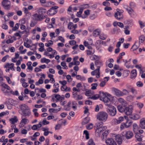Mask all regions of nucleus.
<instances>
[{
	"instance_id": "a211bd4d",
	"label": "nucleus",
	"mask_w": 145,
	"mask_h": 145,
	"mask_svg": "<svg viewBox=\"0 0 145 145\" xmlns=\"http://www.w3.org/2000/svg\"><path fill=\"white\" fill-rule=\"evenodd\" d=\"M95 65L97 67L98 66H101L103 65V62L102 61L99 59V58H98L96 60L95 62Z\"/></svg>"
},
{
	"instance_id": "774afa93",
	"label": "nucleus",
	"mask_w": 145,
	"mask_h": 145,
	"mask_svg": "<svg viewBox=\"0 0 145 145\" xmlns=\"http://www.w3.org/2000/svg\"><path fill=\"white\" fill-rule=\"evenodd\" d=\"M49 123V122L47 121L46 118H44L42 121V123L44 125L48 124Z\"/></svg>"
},
{
	"instance_id": "cd10ccee",
	"label": "nucleus",
	"mask_w": 145,
	"mask_h": 145,
	"mask_svg": "<svg viewBox=\"0 0 145 145\" xmlns=\"http://www.w3.org/2000/svg\"><path fill=\"white\" fill-rule=\"evenodd\" d=\"M18 120L16 116H15L14 118H12L9 119V121H10L11 123L14 124L17 122Z\"/></svg>"
},
{
	"instance_id": "20e7f679",
	"label": "nucleus",
	"mask_w": 145,
	"mask_h": 145,
	"mask_svg": "<svg viewBox=\"0 0 145 145\" xmlns=\"http://www.w3.org/2000/svg\"><path fill=\"white\" fill-rule=\"evenodd\" d=\"M32 16L33 19L35 21H40L44 18L43 15L37 13L32 15Z\"/></svg>"
},
{
	"instance_id": "72a5a7b5",
	"label": "nucleus",
	"mask_w": 145,
	"mask_h": 145,
	"mask_svg": "<svg viewBox=\"0 0 145 145\" xmlns=\"http://www.w3.org/2000/svg\"><path fill=\"white\" fill-rule=\"evenodd\" d=\"M138 129V126L137 124L136 123H134L133 124V130L134 132H136L137 131Z\"/></svg>"
},
{
	"instance_id": "0eeeda50",
	"label": "nucleus",
	"mask_w": 145,
	"mask_h": 145,
	"mask_svg": "<svg viewBox=\"0 0 145 145\" xmlns=\"http://www.w3.org/2000/svg\"><path fill=\"white\" fill-rule=\"evenodd\" d=\"M133 136V132L130 131H126L123 135L128 140L131 138Z\"/></svg>"
},
{
	"instance_id": "423d86ee",
	"label": "nucleus",
	"mask_w": 145,
	"mask_h": 145,
	"mask_svg": "<svg viewBox=\"0 0 145 145\" xmlns=\"http://www.w3.org/2000/svg\"><path fill=\"white\" fill-rule=\"evenodd\" d=\"M133 110V107L132 106H129L128 107H126L124 112L127 115H131Z\"/></svg>"
},
{
	"instance_id": "6ab92c4d",
	"label": "nucleus",
	"mask_w": 145,
	"mask_h": 145,
	"mask_svg": "<svg viewBox=\"0 0 145 145\" xmlns=\"http://www.w3.org/2000/svg\"><path fill=\"white\" fill-rule=\"evenodd\" d=\"M137 75V72L136 69L132 70L131 72V78L132 79H134Z\"/></svg>"
},
{
	"instance_id": "3c124183",
	"label": "nucleus",
	"mask_w": 145,
	"mask_h": 145,
	"mask_svg": "<svg viewBox=\"0 0 145 145\" xmlns=\"http://www.w3.org/2000/svg\"><path fill=\"white\" fill-rule=\"evenodd\" d=\"M82 99L83 96L82 95H77L76 97L74 99H75L76 101H78L79 100H81Z\"/></svg>"
},
{
	"instance_id": "5701e85b",
	"label": "nucleus",
	"mask_w": 145,
	"mask_h": 145,
	"mask_svg": "<svg viewBox=\"0 0 145 145\" xmlns=\"http://www.w3.org/2000/svg\"><path fill=\"white\" fill-rule=\"evenodd\" d=\"M123 118L122 117H120L118 118V119H115L114 121L115 123L118 124L120 123L123 120Z\"/></svg>"
},
{
	"instance_id": "bb28decb",
	"label": "nucleus",
	"mask_w": 145,
	"mask_h": 145,
	"mask_svg": "<svg viewBox=\"0 0 145 145\" xmlns=\"http://www.w3.org/2000/svg\"><path fill=\"white\" fill-rule=\"evenodd\" d=\"M100 31L98 29H97L94 31L93 32V36L95 37H97V35H99L100 33Z\"/></svg>"
},
{
	"instance_id": "0e129e2a",
	"label": "nucleus",
	"mask_w": 145,
	"mask_h": 145,
	"mask_svg": "<svg viewBox=\"0 0 145 145\" xmlns=\"http://www.w3.org/2000/svg\"><path fill=\"white\" fill-rule=\"evenodd\" d=\"M123 95H126L129 93V90L123 89Z\"/></svg>"
},
{
	"instance_id": "6e6d98bb",
	"label": "nucleus",
	"mask_w": 145,
	"mask_h": 145,
	"mask_svg": "<svg viewBox=\"0 0 145 145\" xmlns=\"http://www.w3.org/2000/svg\"><path fill=\"white\" fill-rule=\"evenodd\" d=\"M52 22V23H51V24H50L49 25H51V27H50V28H51L52 27H53V25H52V24H54L55 23V18H52L51 19Z\"/></svg>"
},
{
	"instance_id": "7c9ffc66",
	"label": "nucleus",
	"mask_w": 145,
	"mask_h": 145,
	"mask_svg": "<svg viewBox=\"0 0 145 145\" xmlns=\"http://www.w3.org/2000/svg\"><path fill=\"white\" fill-rule=\"evenodd\" d=\"M140 126L142 129H145V120L140 121Z\"/></svg>"
},
{
	"instance_id": "8fccbe9b",
	"label": "nucleus",
	"mask_w": 145,
	"mask_h": 145,
	"mask_svg": "<svg viewBox=\"0 0 145 145\" xmlns=\"http://www.w3.org/2000/svg\"><path fill=\"white\" fill-rule=\"evenodd\" d=\"M1 90L5 95H6L9 93V92L6 90V89L3 87H2L1 88Z\"/></svg>"
},
{
	"instance_id": "de8ad7c7",
	"label": "nucleus",
	"mask_w": 145,
	"mask_h": 145,
	"mask_svg": "<svg viewBox=\"0 0 145 145\" xmlns=\"http://www.w3.org/2000/svg\"><path fill=\"white\" fill-rule=\"evenodd\" d=\"M89 120L88 118H85L84 120L82 123L83 124L85 125V124H86V123H88L89 122Z\"/></svg>"
},
{
	"instance_id": "473e14b6",
	"label": "nucleus",
	"mask_w": 145,
	"mask_h": 145,
	"mask_svg": "<svg viewBox=\"0 0 145 145\" xmlns=\"http://www.w3.org/2000/svg\"><path fill=\"white\" fill-rule=\"evenodd\" d=\"M118 101L121 103L122 104L121 105H125L126 101L122 98H119L118 99Z\"/></svg>"
},
{
	"instance_id": "b1692460",
	"label": "nucleus",
	"mask_w": 145,
	"mask_h": 145,
	"mask_svg": "<svg viewBox=\"0 0 145 145\" xmlns=\"http://www.w3.org/2000/svg\"><path fill=\"white\" fill-rule=\"evenodd\" d=\"M61 108H59L58 109H54L53 108H50L49 110L48 111L50 113H52V112L56 113L60 111L61 110Z\"/></svg>"
},
{
	"instance_id": "9b49d317",
	"label": "nucleus",
	"mask_w": 145,
	"mask_h": 145,
	"mask_svg": "<svg viewBox=\"0 0 145 145\" xmlns=\"http://www.w3.org/2000/svg\"><path fill=\"white\" fill-rule=\"evenodd\" d=\"M21 115H22V118L25 116H29L31 114L29 108H27L26 110H24L22 112Z\"/></svg>"
},
{
	"instance_id": "c9c22d12",
	"label": "nucleus",
	"mask_w": 145,
	"mask_h": 145,
	"mask_svg": "<svg viewBox=\"0 0 145 145\" xmlns=\"http://www.w3.org/2000/svg\"><path fill=\"white\" fill-rule=\"evenodd\" d=\"M71 103L72 105V108L74 110H76L77 109V107L76 106V105L77 104L76 102L74 101H72Z\"/></svg>"
},
{
	"instance_id": "2eb2a0df",
	"label": "nucleus",
	"mask_w": 145,
	"mask_h": 145,
	"mask_svg": "<svg viewBox=\"0 0 145 145\" xmlns=\"http://www.w3.org/2000/svg\"><path fill=\"white\" fill-rule=\"evenodd\" d=\"M119 111L120 112H124L126 108L125 105H119L117 107Z\"/></svg>"
},
{
	"instance_id": "864d4df0",
	"label": "nucleus",
	"mask_w": 145,
	"mask_h": 145,
	"mask_svg": "<svg viewBox=\"0 0 145 145\" xmlns=\"http://www.w3.org/2000/svg\"><path fill=\"white\" fill-rule=\"evenodd\" d=\"M127 24L129 26H132L133 24V21L132 20H130L127 21Z\"/></svg>"
},
{
	"instance_id": "a878e982",
	"label": "nucleus",
	"mask_w": 145,
	"mask_h": 145,
	"mask_svg": "<svg viewBox=\"0 0 145 145\" xmlns=\"http://www.w3.org/2000/svg\"><path fill=\"white\" fill-rule=\"evenodd\" d=\"M103 125V123L102 122H98L96 123L94 127L96 129L98 128H99L102 127Z\"/></svg>"
},
{
	"instance_id": "aec40b11",
	"label": "nucleus",
	"mask_w": 145,
	"mask_h": 145,
	"mask_svg": "<svg viewBox=\"0 0 145 145\" xmlns=\"http://www.w3.org/2000/svg\"><path fill=\"white\" fill-rule=\"evenodd\" d=\"M106 93H104L103 91H100L99 92V97H100V99L102 101L103 99L107 95V94H108Z\"/></svg>"
},
{
	"instance_id": "ddd939ff",
	"label": "nucleus",
	"mask_w": 145,
	"mask_h": 145,
	"mask_svg": "<svg viewBox=\"0 0 145 145\" xmlns=\"http://www.w3.org/2000/svg\"><path fill=\"white\" fill-rule=\"evenodd\" d=\"M116 95L118 97H120L123 96V92L116 88H114L113 89Z\"/></svg>"
},
{
	"instance_id": "f257e3e1",
	"label": "nucleus",
	"mask_w": 145,
	"mask_h": 145,
	"mask_svg": "<svg viewBox=\"0 0 145 145\" xmlns=\"http://www.w3.org/2000/svg\"><path fill=\"white\" fill-rule=\"evenodd\" d=\"M108 117L107 114L105 112L102 111L99 112L97 115V119L100 121H105Z\"/></svg>"
},
{
	"instance_id": "f704fd0d",
	"label": "nucleus",
	"mask_w": 145,
	"mask_h": 145,
	"mask_svg": "<svg viewBox=\"0 0 145 145\" xmlns=\"http://www.w3.org/2000/svg\"><path fill=\"white\" fill-rule=\"evenodd\" d=\"M106 128V127L105 126H103L99 128H98L97 129V131H100V132H102L104 130H105Z\"/></svg>"
},
{
	"instance_id": "09e8293b",
	"label": "nucleus",
	"mask_w": 145,
	"mask_h": 145,
	"mask_svg": "<svg viewBox=\"0 0 145 145\" xmlns=\"http://www.w3.org/2000/svg\"><path fill=\"white\" fill-rule=\"evenodd\" d=\"M136 85L138 87H142L143 86V83L140 81L137 82L136 83Z\"/></svg>"
},
{
	"instance_id": "dca6fc26",
	"label": "nucleus",
	"mask_w": 145,
	"mask_h": 145,
	"mask_svg": "<svg viewBox=\"0 0 145 145\" xmlns=\"http://www.w3.org/2000/svg\"><path fill=\"white\" fill-rule=\"evenodd\" d=\"M57 12V11L56 10H54L51 8L50 9L47 11V13L48 15L50 16L54 15Z\"/></svg>"
},
{
	"instance_id": "37998d69",
	"label": "nucleus",
	"mask_w": 145,
	"mask_h": 145,
	"mask_svg": "<svg viewBox=\"0 0 145 145\" xmlns=\"http://www.w3.org/2000/svg\"><path fill=\"white\" fill-rule=\"evenodd\" d=\"M97 83H93L91 84V89L93 90H94L96 89L97 87Z\"/></svg>"
},
{
	"instance_id": "49530a36",
	"label": "nucleus",
	"mask_w": 145,
	"mask_h": 145,
	"mask_svg": "<svg viewBox=\"0 0 145 145\" xmlns=\"http://www.w3.org/2000/svg\"><path fill=\"white\" fill-rule=\"evenodd\" d=\"M126 9L128 11L129 13L131 14L132 12H133V10L130 8V7H127L126 8Z\"/></svg>"
},
{
	"instance_id": "39448f33",
	"label": "nucleus",
	"mask_w": 145,
	"mask_h": 145,
	"mask_svg": "<svg viewBox=\"0 0 145 145\" xmlns=\"http://www.w3.org/2000/svg\"><path fill=\"white\" fill-rule=\"evenodd\" d=\"M10 2L8 0L3 1L2 2V5L6 10H9L10 7Z\"/></svg>"
},
{
	"instance_id": "a18cd8bd",
	"label": "nucleus",
	"mask_w": 145,
	"mask_h": 145,
	"mask_svg": "<svg viewBox=\"0 0 145 145\" xmlns=\"http://www.w3.org/2000/svg\"><path fill=\"white\" fill-rule=\"evenodd\" d=\"M127 123L128 122H126L125 124L124 123H122L120 126L121 129V130L123 129L125 126L127 128Z\"/></svg>"
},
{
	"instance_id": "c03bdc74",
	"label": "nucleus",
	"mask_w": 145,
	"mask_h": 145,
	"mask_svg": "<svg viewBox=\"0 0 145 145\" xmlns=\"http://www.w3.org/2000/svg\"><path fill=\"white\" fill-rule=\"evenodd\" d=\"M43 82V80L41 79H39L38 81L37 82H35V85L37 86L39 85V84H42Z\"/></svg>"
},
{
	"instance_id": "e433bc0d",
	"label": "nucleus",
	"mask_w": 145,
	"mask_h": 145,
	"mask_svg": "<svg viewBox=\"0 0 145 145\" xmlns=\"http://www.w3.org/2000/svg\"><path fill=\"white\" fill-rule=\"evenodd\" d=\"M136 43V42H135V44L132 46L131 48V49L133 48V51L136 50L138 48L139 46V44L138 45H137L135 44Z\"/></svg>"
},
{
	"instance_id": "ea45409f",
	"label": "nucleus",
	"mask_w": 145,
	"mask_h": 145,
	"mask_svg": "<svg viewBox=\"0 0 145 145\" xmlns=\"http://www.w3.org/2000/svg\"><path fill=\"white\" fill-rule=\"evenodd\" d=\"M8 47V46L7 45H5L3 46H2V48L6 52H9L10 50L9 48H8L7 49H6L5 48H6Z\"/></svg>"
},
{
	"instance_id": "603ef678",
	"label": "nucleus",
	"mask_w": 145,
	"mask_h": 145,
	"mask_svg": "<svg viewBox=\"0 0 145 145\" xmlns=\"http://www.w3.org/2000/svg\"><path fill=\"white\" fill-rule=\"evenodd\" d=\"M88 145H95V143L93 142L92 139H90L88 142Z\"/></svg>"
},
{
	"instance_id": "bf43d9fd",
	"label": "nucleus",
	"mask_w": 145,
	"mask_h": 145,
	"mask_svg": "<svg viewBox=\"0 0 145 145\" xmlns=\"http://www.w3.org/2000/svg\"><path fill=\"white\" fill-rule=\"evenodd\" d=\"M19 27V24L18 23H16L14 27H13L12 28V30L14 31H15L18 29Z\"/></svg>"
},
{
	"instance_id": "2f4dec72",
	"label": "nucleus",
	"mask_w": 145,
	"mask_h": 145,
	"mask_svg": "<svg viewBox=\"0 0 145 145\" xmlns=\"http://www.w3.org/2000/svg\"><path fill=\"white\" fill-rule=\"evenodd\" d=\"M50 61V60L48 59H46L44 57L41 59V63H48Z\"/></svg>"
},
{
	"instance_id": "4468645a",
	"label": "nucleus",
	"mask_w": 145,
	"mask_h": 145,
	"mask_svg": "<svg viewBox=\"0 0 145 145\" xmlns=\"http://www.w3.org/2000/svg\"><path fill=\"white\" fill-rule=\"evenodd\" d=\"M115 140L119 145H120L122 143V139L121 137L119 135H116L115 136Z\"/></svg>"
},
{
	"instance_id": "338daca9",
	"label": "nucleus",
	"mask_w": 145,
	"mask_h": 145,
	"mask_svg": "<svg viewBox=\"0 0 145 145\" xmlns=\"http://www.w3.org/2000/svg\"><path fill=\"white\" fill-rule=\"evenodd\" d=\"M67 88V87L66 86H61V89L63 91H66Z\"/></svg>"
},
{
	"instance_id": "680f3d73",
	"label": "nucleus",
	"mask_w": 145,
	"mask_h": 145,
	"mask_svg": "<svg viewBox=\"0 0 145 145\" xmlns=\"http://www.w3.org/2000/svg\"><path fill=\"white\" fill-rule=\"evenodd\" d=\"M54 95H55V97L56 99V100L57 101H59L60 100V98H61V96L59 94H54Z\"/></svg>"
},
{
	"instance_id": "412c9836",
	"label": "nucleus",
	"mask_w": 145,
	"mask_h": 145,
	"mask_svg": "<svg viewBox=\"0 0 145 145\" xmlns=\"http://www.w3.org/2000/svg\"><path fill=\"white\" fill-rule=\"evenodd\" d=\"M135 138L137 141L140 142L142 140V138L143 136L142 135H141L140 134L137 133L135 135Z\"/></svg>"
},
{
	"instance_id": "6e6552de",
	"label": "nucleus",
	"mask_w": 145,
	"mask_h": 145,
	"mask_svg": "<svg viewBox=\"0 0 145 145\" xmlns=\"http://www.w3.org/2000/svg\"><path fill=\"white\" fill-rule=\"evenodd\" d=\"M106 143L108 145H117L114 140L112 138H108L106 140Z\"/></svg>"
},
{
	"instance_id": "79ce46f5",
	"label": "nucleus",
	"mask_w": 145,
	"mask_h": 145,
	"mask_svg": "<svg viewBox=\"0 0 145 145\" xmlns=\"http://www.w3.org/2000/svg\"><path fill=\"white\" fill-rule=\"evenodd\" d=\"M99 97V95L97 94L93 95V96H92L91 97H89L88 98H90L94 100H96Z\"/></svg>"
},
{
	"instance_id": "052dcab7",
	"label": "nucleus",
	"mask_w": 145,
	"mask_h": 145,
	"mask_svg": "<svg viewBox=\"0 0 145 145\" xmlns=\"http://www.w3.org/2000/svg\"><path fill=\"white\" fill-rule=\"evenodd\" d=\"M2 28L4 29L7 30L8 28V25L6 24H3L1 26Z\"/></svg>"
},
{
	"instance_id": "f3484780",
	"label": "nucleus",
	"mask_w": 145,
	"mask_h": 145,
	"mask_svg": "<svg viewBox=\"0 0 145 145\" xmlns=\"http://www.w3.org/2000/svg\"><path fill=\"white\" fill-rule=\"evenodd\" d=\"M109 77H106L104 78L103 81H102L99 84V86L101 87H103L105 85L106 83L109 80Z\"/></svg>"
},
{
	"instance_id": "4c0bfd02",
	"label": "nucleus",
	"mask_w": 145,
	"mask_h": 145,
	"mask_svg": "<svg viewBox=\"0 0 145 145\" xmlns=\"http://www.w3.org/2000/svg\"><path fill=\"white\" fill-rule=\"evenodd\" d=\"M84 134L85 135L86 138L88 139L89 138V133L87 130H84Z\"/></svg>"
},
{
	"instance_id": "58836bf2",
	"label": "nucleus",
	"mask_w": 145,
	"mask_h": 145,
	"mask_svg": "<svg viewBox=\"0 0 145 145\" xmlns=\"http://www.w3.org/2000/svg\"><path fill=\"white\" fill-rule=\"evenodd\" d=\"M28 120L25 118H22V120L21 121V123H24V124H25L27 123H28Z\"/></svg>"
},
{
	"instance_id": "f03ea898",
	"label": "nucleus",
	"mask_w": 145,
	"mask_h": 145,
	"mask_svg": "<svg viewBox=\"0 0 145 145\" xmlns=\"http://www.w3.org/2000/svg\"><path fill=\"white\" fill-rule=\"evenodd\" d=\"M108 107L107 108V112L109 115L111 116H115L116 114V110L114 106L109 105Z\"/></svg>"
},
{
	"instance_id": "c756f323",
	"label": "nucleus",
	"mask_w": 145,
	"mask_h": 145,
	"mask_svg": "<svg viewBox=\"0 0 145 145\" xmlns=\"http://www.w3.org/2000/svg\"><path fill=\"white\" fill-rule=\"evenodd\" d=\"M109 133V130H107L105 131L102 134L103 137H102V140H103L104 139V138H105V137H106L107 136V135H108Z\"/></svg>"
},
{
	"instance_id": "13d9d810",
	"label": "nucleus",
	"mask_w": 145,
	"mask_h": 145,
	"mask_svg": "<svg viewBox=\"0 0 145 145\" xmlns=\"http://www.w3.org/2000/svg\"><path fill=\"white\" fill-rule=\"evenodd\" d=\"M103 5L104 6L107 7L110 6V4L108 1H106L103 2Z\"/></svg>"
},
{
	"instance_id": "69168bd1",
	"label": "nucleus",
	"mask_w": 145,
	"mask_h": 145,
	"mask_svg": "<svg viewBox=\"0 0 145 145\" xmlns=\"http://www.w3.org/2000/svg\"><path fill=\"white\" fill-rule=\"evenodd\" d=\"M72 93L73 95L72 97L74 99L76 98V97L77 95H78V93L76 91H73L72 92Z\"/></svg>"
},
{
	"instance_id": "9d476101",
	"label": "nucleus",
	"mask_w": 145,
	"mask_h": 145,
	"mask_svg": "<svg viewBox=\"0 0 145 145\" xmlns=\"http://www.w3.org/2000/svg\"><path fill=\"white\" fill-rule=\"evenodd\" d=\"M37 12L39 14H40L43 16V15L46 12L47 10L45 8H44L43 7H39L38 8Z\"/></svg>"
},
{
	"instance_id": "e2e57ef3",
	"label": "nucleus",
	"mask_w": 145,
	"mask_h": 145,
	"mask_svg": "<svg viewBox=\"0 0 145 145\" xmlns=\"http://www.w3.org/2000/svg\"><path fill=\"white\" fill-rule=\"evenodd\" d=\"M138 23L140 25L141 28H142L145 26L144 24H143L142 22V21L139 20L138 21Z\"/></svg>"
},
{
	"instance_id": "393cba45",
	"label": "nucleus",
	"mask_w": 145,
	"mask_h": 145,
	"mask_svg": "<svg viewBox=\"0 0 145 145\" xmlns=\"http://www.w3.org/2000/svg\"><path fill=\"white\" fill-rule=\"evenodd\" d=\"M20 109L22 111V112L24 110H25L28 108L29 107L27 106L25 104H22L20 106Z\"/></svg>"
},
{
	"instance_id": "4be33fe9",
	"label": "nucleus",
	"mask_w": 145,
	"mask_h": 145,
	"mask_svg": "<svg viewBox=\"0 0 145 145\" xmlns=\"http://www.w3.org/2000/svg\"><path fill=\"white\" fill-rule=\"evenodd\" d=\"M130 118L134 120H137L139 119L140 118V116L137 114L134 115H131L130 116Z\"/></svg>"
},
{
	"instance_id": "c85d7f7f",
	"label": "nucleus",
	"mask_w": 145,
	"mask_h": 145,
	"mask_svg": "<svg viewBox=\"0 0 145 145\" xmlns=\"http://www.w3.org/2000/svg\"><path fill=\"white\" fill-rule=\"evenodd\" d=\"M139 43H143L145 40V37L144 35H142L139 37Z\"/></svg>"
},
{
	"instance_id": "5fc2aeb1",
	"label": "nucleus",
	"mask_w": 145,
	"mask_h": 145,
	"mask_svg": "<svg viewBox=\"0 0 145 145\" xmlns=\"http://www.w3.org/2000/svg\"><path fill=\"white\" fill-rule=\"evenodd\" d=\"M86 128L88 129H90L92 128L93 127V125L90 123L89 124L87 125Z\"/></svg>"
},
{
	"instance_id": "7ed1b4c3",
	"label": "nucleus",
	"mask_w": 145,
	"mask_h": 145,
	"mask_svg": "<svg viewBox=\"0 0 145 145\" xmlns=\"http://www.w3.org/2000/svg\"><path fill=\"white\" fill-rule=\"evenodd\" d=\"M39 1L43 6L49 7L55 5V3L51 1H46V0H39Z\"/></svg>"
},
{
	"instance_id": "1a4fd4ad",
	"label": "nucleus",
	"mask_w": 145,
	"mask_h": 145,
	"mask_svg": "<svg viewBox=\"0 0 145 145\" xmlns=\"http://www.w3.org/2000/svg\"><path fill=\"white\" fill-rule=\"evenodd\" d=\"M112 99L111 95L109 94H107V95L104 97L102 101L105 103H108L109 102H111Z\"/></svg>"
},
{
	"instance_id": "a19ab883",
	"label": "nucleus",
	"mask_w": 145,
	"mask_h": 145,
	"mask_svg": "<svg viewBox=\"0 0 145 145\" xmlns=\"http://www.w3.org/2000/svg\"><path fill=\"white\" fill-rule=\"evenodd\" d=\"M122 0H113L112 1V3H114V5L116 6H117L118 5L119 3Z\"/></svg>"
},
{
	"instance_id": "f8f14e48",
	"label": "nucleus",
	"mask_w": 145,
	"mask_h": 145,
	"mask_svg": "<svg viewBox=\"0 0 145 145\" xmlns=\"http://www.w3.org/2000/svg\"><path fill=\"white\" fill-rule=\"evenodd\" d=\"M116 10L117 12H116L114 16L118 20L122 18L123 15L120 12H119V9L118 8Z\"/></svg>"
},
{
	"instance_id": "4d7b16f0",
	"label": "nucleus",
	"mask_w": 145,
	"mask_h": 145,
	"mask_svg": "<svg viewBox=\"0 0 145 145\" xmlns=\"http://www.w3.org/2000/svg\"><path fill=\"white\" fill-rule=\"evenodd\" d=\"M2 86L5 88V89H7L8 90H9L10 89V87L6 84H3L2 85Z\"/></svg>"
}]
</instances>
